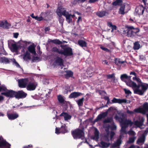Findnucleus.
Returning a JSON list of instances; mask_svg holds the SVG:
<instances>
[{"label":"nucleus","mask_w":148,"mask_h":148,"mask_svg":"<svg viewBox=\"0 0 148 148\" xmlns=\"http://www.w3.org/2000/svg\"><path fill=\"white\" fill-rule=\"evenodd\" d=\"M78 45L82 47H87V43L84 41L79 40L78 41Z\"/></svg>","instance_id":"obj_28"},{"label":"nucleus","mask_w":148,"mask_h":148,"mask_svg":"<svg viewBox=\"0 0 148 148\" xmlns=\"http://www.w3.org/2000/svg\"><path fill=\"white\" fill-rule=\"evenodd\" d=\"M57 99L59 102L60 103H63L65 101L64 97L60 95L57 96Z\"/></svg>","instance_id":"obj_33"},{"label":"nucleus","mask_w":148,"mask_h":148,"mask_svg":"<svg viewBox=\"0 0 148 148\" xmlns=\"http://www.w3.org/2000/svg\"><path fill=\"white\" fill-rule=\"evenodd\" d=\"M1 51V53L4 55H7L8 54L5 51L4 48Z\"/></svg>","instance_id":"obj_59"},{"label":"nucleus","mask_w":148,"mask_h":148,"mask_svg":"<svg viewBox=\"0 0 148 148\" xmlns=\"http://www.w3.org/2000/svg\"><path fill=\"white\" fill-rule=\"evenodd\" d=\"M115 134V133L113 131H111L110 133V140H112L113 137L114 136Z\"/></svg>","instance_id":"obj_54"},{"label":"nucleus","mask_w":148,"mask_h":148,"mask_svg":"<svg viewBox=\"0 0 148 148\" xmlns=\"http://www.w3.org/2000/svg\"><path fill=\"white\" fill-rule=\"evenodd\" d=\"M99 132L97 129L95 128V130L94 136L93 137V139L96 140H97L99 138Z\"/></svg>","instance_id":"obj_25"},{"label":"nucleus","mask_w":148,"mask_h":148,"mask_svg":"<svg viewBox=\"0 0 148 148\" xmlns=\"http://www.w3.org/2000/svg\"><path fill=\"white\" fill-rule=\"evenodd\" d=\"M36 20L38 21H41L43 20V18L42 16L38 17L37 16H36L35 18Z\"/></svg>","instance_id":"obj_50"},{"label":"nucleus","mask_w":148,"mask_h":148,"mask_svg":"<svg viewBox=\"0 0 148 148\" xmlns=\"http://www.w3.org/2000/svg\"><path fill=\"white\" fill-rule=\"evenodd\" d=\"M134 112L138 113L145 114L146 112H148V103H144L142 108H139L134 110Z\"/></svg>","instance_id":"obj_8"},{"label":"nucleus","mask_w":148,"mask_h":148,"mask_svg":"<svg viewBox=\"0 0 148 148\" xmlns=\"http://www.w3.org/2000/svg\"><path fill=\"white\" fill-rule=\"evenodd\" d=\"M105 140L106 141L108 142L110 140L108 134L107 135L105 136Z\"/></svg>","instance_id":"obj_61"},{"label":"nucleus","mask_w":148,"mask_h":148,"mask_svg":"<svg viewBox=\"0 0 148 148\" xmlns=\"http://www.w3.org/2000/svg\"><path fill=\"white\" fill-rule=\"evenodd\" d=\"M128 79L126 81L125 83L126 85L134 89V93L140 95H143L144 93L148 88V84H140L137 85L136 83L132 82L130 79L131 76H130Z\"/></svg>","instance_id":"obj_2"},{"label":"nucleus","mask_w":148,"mask_h":148,"mask_svg":"<svg viewBox=\"0 0 148 148\" xmlns=\"http://www.w3.org/2000/svg\"><path fill=\"white\" fill-rule=\"evenodd\" d=\"M145 57L144 56L141 55L139 56L140 59L141 60H143L145 59Z\"/></svg>","instance_id":"obj_62"},{"label":"nucleus","mask_w":148,"mask_h":148,"mask_svg":"<svg viewBox=\"0 0 148 148\" xmlns=\"http://www.w3.org/2000/svg\"><path fill=\"white\" fill-rule=\"evenodd\" d=\"M50 42L56 44H62V42L59 39L51 40Z\"/></svg>","instance_id":"obj_41"},{"label":"nucleus","mask_w":148,"mask_h":148,"mask_svg":"<svg viewBox=\"0 0 148 148\" xmlns=\"http://www.w3.org/2000/svg\"><path fill=\"white\" fill-rule=\"evenodd\" d=\"M123 3L122 0H116L112 3V5L113 6L120 5Z\"/></svg>","instance_id":"obj_35"},{"label":"nucleus","mask_w":148,"mask_h":148,"mask_svg":"<svg viewBox=\"0 0 148 148\" xmlns=\"http://www.w3.org/2000/svg\"><path fill=\"white\" fill-rule=\"evenodd\" d=\"M64 11H62L63 13V16H65L67 21L70 23L72 22V19L71 17V14H69L68 12H67L66 10V8H64Z\"/></svg>","instance_id":"obj_11"},{"label":"nucleus","mask_w":148,"mask_h":148,"mask_svg":"<svg viewBox=\"0 0 148 148\" xmlns=\"http://www.w3.org/2000/svg\"><path fill=\"white\" fill-rule=\"evenodd\" d=\"M144 121V119L143 118H142L139 121L136 120V121H135L134 123V124L136 126L140 127L143 125Z\"/></svg>","instance_id":"obj_23"},{"label":"nucleus","mask_w":148,"mask_h":148,"mask_svg":"<svg viewBox=\"0 0 148 148\" xmlns=\"http://www.w3.org/2000/svg\"><path fill=\"white\" fill-rule=\"evenodd\" d=\"M19 47L15 43L12 44L11 45L10 49L12 51L14 52H16L17 51Z\"/></svg>","instance_id":"obj_26"},{"label":"nucleus","mask_w":148,"mask_h":148,"mask_svg":"<svg viewBox=\"0 0 148 148\" xmlns=\"http://www.w3.org/2000/svg\"><path fill=\"white\" fill-rule=\"evenodd\" d=\"M84 100V97H83L81 99H80L76 101V102L77 103L78 106L79 107L83 106Z\"/></svg>","instance_id":"obj_37"},{"label":"nucleus","mask_w":148,"mask_h":148,"mask_svg":"<svg viewBox=\"0 0 148 148\" xmlns=\"http://www.w3.org/2000/svg\"><path fill=\"white\" fill-rule=\"evenodd\" d=\"M119 145L115 142L113 143L110 147V148H112L113 147H116L119 146Z\"/></svg>","instance_id":"obj_60"},{"label":"nucleus","mask_w":148,"mask_h":148,"mask_svg":"<svg viewBox=\"0 0 148 148\" xmlns=\"http://www.w3.org/2000/svg\"><path fill=\"white\" fill-rule=\"evenodd\" d=\"M107 25L108 26L111 28V29H114V30H116L117 29L116 26L115 25H113L112 23L111 22H108Z\"/></svg>","instance_id":"obj_39"},{"label":"nucleus","mask_w":148,"mask_h":148,"mask_svg":"<svg viewBox=\"0 0 148 148\" xmlns=\"http://www.w3.org/2000/svg\"><path fill=\"white\" fill-rule=\"evenodd\" d=\"M125 5H121L119 12V14H125Z\"/></svg>","instance_id":"obj_38"},{"label":"nucleus","mask_w":148,"mask_h":148,"mask_svg":"<svg viewBox=\"0 0 148 148\" xmlns=\"http://www.w3.org/2000/svg\"><path fill=\"white\" fill-rule=\"evenodd\" d=\"M135 133L134 132L133 130H130L128 132L129 134L131 135H134Z\"/></svg>","instance_id":"obj_58"},{"label":"nucleus","mask_w":148,"mask_h":148,"mask_svg":"<svg viewBox=\"0 0 148 148\" xmlns=\"http://www.w3.org/2000/svg\"><path fill=\"white\" fill-rule=\"evenodd\" d=\"M54 63L60 66H62L64 65L63 60L59 57H57L56 58Z\"/></svg>","instance_id":"obj_21"},{"label":"nucleus","mask_w":148,"mask_h":148,"mask_svg":"<svg viewBox=\"0 0 148 148\" xmlns=\"http://www.w3.org/2000/svg\"><path fill=\"white\" fill-rule=\"evenodd\" d=\"M11 145L10 144L6 142L5 140L1 139V140L0 141V147H2L6 146L8 148H10V147Z\"/></svg>","instance_id":"obj_19"},{"label":"nucleus","mask_w":148,"mask_h":148,"mask_svg":"<svg viewBox=\"0 0 148 148\" xmlns=\"http://www.w3.org/2000/svg\"><path fill=\"white\" fill-rule=\"evenodd\" d=\"M99 0H89L88 1V3H93Z\"/></svg>","instance_id":"obj_63"},{"label":"nucleus","mask_w":148,"mask_h":148,"mask_svg":"<svg viewBox=\"0 0 148 148\" xmlns=\"http://www.w3.org/2000/svg\"><path fill=\"white\" fill-rule=\"evenodd\" d=\"M86 0H77L76 2L78 3H83L86 1Z\"/></svg>","instance_id":"obj_64"},{"label":"nucleus","mask_w":148,"mask_h":148,"mask_svg":"<svg viewBox=\"0 0 148 148\" xmlns=\"http://www.w3.org/2000/svg\"><path fill=\"white\" fill-rule=\"evenodd\" d=\"M28 82L27 78L22 79L18 81V85L21 88H25L27 87Z\"/></svg>","instance_id":"obj_9"},{"label":"nucleus","mask_w":148,"mask_h":148,"mask_svg":"<svg viewBox=\"0 0 148 148\" xmlns=\"http://www.w3.org/2000/svg\"><path fill=\"white\" fill-rule=\"evenodd\" d=\"M100 48L102 49L103 50L105 51L108 52H110V50L108 49L107 48H106L105 47H103L102 45H101L100 47Z\"/></svg>","instance_id":"obj_47"},{"label":"nucleus","mask_w":148,"mask_h":148,"mask_svg":"<svg viewBox=\"0 0 148 148\" xmlns=\"http://www.w3.org/2000/svg\"><path fill=\"white\" fill-rule=\"evenodd\" d=\"M11 25V24L8 23L6 21L5 22L2 21L0 23V27L4 29H9Z\"/></svg>","instance_id":"obj_20"},{"label":"nucleus","mask_w":148,"mask_h":148,"mask_svg":"<svg viewBox=\"0 0 148 148\" xmlns=\"http://www.w3.org/2000/svg\"><path fill=\"white\" fill-rule=\"evenodd\" d=\"M140 47V45L138 41L135 42L134 43L133 49L134 50L138 49Z\"/></svg>","instance_id":"obj_40"},{"label":"nucleus","mask_w":148,"mask_h":148,"mask_svg":"<svg viewBox=\"0 0 148 148\" xmlns=\"http://www.w3.org/2000/svg\"><path fill=\"white\" fill-rule=\"evenodd\" d=\"M121 136H119V138H118L116 141V143L119 145V146L121 143H122V140H121Z\"/></svg>","instance_id":"obj_48"},{"label":"nucleus","mask_w":148,"mask_h":148,"mask_svg":"<svg viewBox=\"0 0 148 148\" xmlns=\"http://www.w3.org/2000/svg\"><path fill=\"white\" fill-rule=\"evenodd\" d=\"M126 27L127 29L126 32L127 36L128 37H134L140 31L139 28H134L132 26L127 25Z\"/></svg>","instance_id":"obj_4"},{"label":"nucleus","mask_w":148,"mask_h":148,"mask_svg":"<svg viewBox=\"0 0 148 148\" xmlns=\"http://www.w3.org/2000/svg\"><path fill=\"white\" fill-rule=\"evenodd\" d=\"M55 133L58 134L61 133L60 131V128H56Z\"/></svg>","instance_id":"obj_56"},{"label":"nucleus","mask_w":148,"mask_h":148,"mask_svg":"<svg viewBox=\"0 0 148 148\" xmlns=\"http://www.w3.org/2000/svg\"><path fill=\"white\" fill-rule=\"evenodd\" d=\"M108 12L106 11H103L98 12L97 15L100 17H102L106 15H108Z\"/></svg>","instance_id":"obj_24"},{"label":"nucleus","mask_w":148,"mask_h":148,"mask_svg":"<svg viewBox=\"0 0 148 148\" xmlns=\"http://www.w3.org/2000/svg\"><path fill=\"white\" fill-rule=\"evenodd\" d=\"M117 114L119 116L116 114L114 116V119L116 120L121 119L122 121H123V119L124 117V113L121 112H117Z\"/></svg>","instance_id":"obj_16"},{"label":"nucleus","mask_w":148,"mask_h":148,"mask_svg":"<svg viewBox=\"0 0 148 148\" xmlns=\"http://www.w3.org/2000/svg\"><path fill=\"white\" fill-rule=\"evenodd\" d=\"M113 103H118L120 104L122 103H126L127 102V100L125 99H117L115 97L113 98L112 100Z\"/></svg>","instance_id":"obj_17"},{"label":"nucleus","mask_w":148,"mask_h":148,"mask_svg":"<svg viewBox=\"0 0 148 148\" xmlns=\"http://www.w3.org/2000/svg\"><path fill=\"white\" fill-rule=\"evenodd\" d=\"M37 84L34 82H30L27 84L26 88L28 90L32 91L35 90Z\"/></svg>","instance_id":"obj_12"},{"label":"nucleus","mask_w":148,"mask_h":148,"mask_svg":"<svg viewBox=\"0 0 148 148\" xmlns=\"http://www.w3.org/2000/svg\"><path fill=\"white\" fill-rule=\"evenodd\" d=\"M67 127L65 124L62 125L60 127V131L61 133L64 134L67 132L68 131L67 130Z\"/></svg>","instance_id":"obj_30"},{"label":"nucleus","mask_w":148,"mask_h":148,"mask_svg":"<svg viewBox=\"0 0 148 148\" xmlns=\"http://www.w3.org/2000/svg\"><path fill=\"white\" fill-rule=\"evenodd\" d=\"M1 94L7 97L10 98L15 97L18 99H23L26 97L27 94L23 90H19L17 92L12 90H8L4 85H3Z\"/></svg>","instance_id":"obj_1"},{"label":"nucleus","mask_w":148,"mask_h":148,"mask_svg":"<svg viewBox=\"0 0 148 148\" xmlns=\"http://www.w3.org/2000/svg\"><path fill=\"white\" fill-rule=\"evenodd\" d=\"M123 121V122L122 124V125H123V126H125L126 128L128 126V125H127V122L126 120L125 121Z\"/></svg>","instance_id":"obj_57"},{"label":"nucleus","mask_w":148,"mask_h":148,"mask_svg":"<svg viewBox=\"0 0 148 148\" xmlns=\"http://www.w3.org/2000/svg\"><path fill=\"white\" fill-rule=\"evenodd\" d=\"M60 116H64V120L65 121H67L68 120L70 119L72 117L71 115L66 112H63L61 113L60 115Z\"/></svg>","instance_id":"obj_22"},{"label":"nucleus","mask_w":148,"mask_h":148,"mask_svg":"<svg viewBox=\"0 0 148 148\" xmlns=\"http://www.w3.org/2000/svg\"><path fill=\"white\" fill-rule=\"evenodd\" d=\"M125 94H130L132 93L131 92L130 90H127L126 89H123Z\"/></svg>","instance_id":"obj_53"},{"label":"nucleus","mask_w":148,"mask_h":148,"mask_svg":"<svg viewBox=\"0 0 148 148\" xmlns=\"http://www.w3.org/2000/svg\"><path fill=\"white\" fill-rule=\"evenodd\" d=\"M10 61L12 62L13 64H14L17 67H20V65L16 61V60L14 58H12L10 60L8 58L5 57H1L0 58V62L1 63H5L6 64H9Z\"/></svg>","instance_id":"obj_5"},{"label":"nucleus","mask_w":148,"mask_h":148,"mask_svg":"<svg viewBox=\"0 0 148 148\" xmlns=\"http://www.w3.org/2000/svg\"><path fill=\"white\" fill-rule=\"evenodd\" d=\"M81 95H83V94L81 92H72L70 94L69 96V98H75Z\"/></svg>","instance_id":"obj_18"},{"label":"nucleus","mask_w":148,"mask_h":148,"mask_svg":"<svg viewBox=\"0 0 148 148\" xmlns=\"http://www.w3.org/2000/svg\"><path fill=\"white\" fill-rule=\"evenodd\" d=\"M66 74H64V77L66 79H68L69 77H71L73 75V73L71 71H66Z\"/></svg>","instance_id":"obj_36"},{"label":"nucleus","mask_w":148,"mask_h":148,"mask_svg":"<svg viewBox=\"0 0 148 148\" xmlns=\"http://www.w3.org/2000/svg\"><path fill=\"white\" fill-rule=\"evenodd\" d=\"M51 51L53 52L58 53L59 54H61V53H60V52H61V50L59 51V49L57 47H53Z\"/></svg>","instance_id":"obj_43"},{"label":"nucleus","mask_w":148,"mask_h":148,"mask_svg":"<svg viewBox=\"0 0 148 148\" xmlns=\"http://www.w3.org/2000/svg\"><path fill=\"white\" fill-rule=\"evenodd\" d=\"M127 123L128 125H129L130 126H131L133 125V123L131 120H126Z\"/></svg>","instance_id":"obj_49"},{"label":"nucleus","mask_w":148,"mask_h":148,"mask_svg":"<svg viewBox=\"0 0 148 148\" xmlns=\"http://www.w3.org/2000/svg\"><path fill=\"white\" fill-rule=\"evenodd\" d=\"M103 123H112L113 124H114L113 118L112 117H108L105 119L103 121Z\"/></svg>","instance_id":"obj_27"},{"label":"nucleus","mask_w":148,"mask_h":148,"mask_svg":"<svg viewBox=\"0 0 148 148\" xmlns=\"http://www.w3.org/2000/svg\"><path fill=\"white\" fill-rule=\"evenodd\" d=\"M23 45L22 47H25L27 46V41H22L21 42V45Z\"/></svg>","instance_id":"obj_55"},{"label":"nucleus","mask_w":148,"mask_h":148,"mask_svg":"<svg viewBox=\"0 0 148 148\" xmlns=\"http://www.w3.org/2000/svg\"><path fill=\"white\" fill-rule=\"evenodd\" d=\"M107 78L108 79H110L113 78L114 81L115 80V77L114 76V74L113 73L111 74H109L106 75Z\"/></svg>","instance_id":"obj_44"},{"label":"nucleus","mask_w":148,"mask_h":148,"mask_svg":"<svg viewBox=\"0 0 148 148\" xmlns=\"http://www.w3.org/2000/svg\"><path fill=\"white\" fill-rule=\"evenodd\" d=\"M121 131L124 133H125L126 132V128L125 126H123V125H121Z\"/></svg>","instance_id":"obj_51"},{"label":"nucleus","mask_w":148,"mask_h":148,"mask_svg":"<svg viewBox=\"0 0 148 148\" xmlns=\"http://www.w3.org/2000/svg\"><path fill=\"white\" fill-rule=\"evenodd\" d=\"M136 137H135L129 138V140L127 141V143H133L135 140Z\"/></svg>","instance_id":"obj_45"},{"label":"nucleus","mask_w":148,"mask_h":148,"mask_svg":"<svg viewBox=\"0 0 148 148\" xmlns=\"http://www.w3.org/2000/svg\"><path fill=\"white\" fill-rule=\"evenodd\" d=\"M31 58L30 53L28 51H27L23 55V59L24 60H30Z\"/></svg>","instance_id":"obj_32"},{"label":"nucleus","mask_w":148,"mask_h":148,"mask_svg":"<svg viewBox=\"0 0 148 148\" xmlns=\"http://www.w3.org/2000/svg\"><path fill=\"white\" fill-rule=\"evenodd\" d=\"M148 131H145L141 137L138 138L136 141L137 144L140 145V144L141 143L142 145L144 143L145 140V136L147 134Z\"/></svg>","instance_id":"obj_10"},{"label":"nucleus","mask_w":148,"mask_h":148,"mask_svg":"<svg viewBox=\"0 0 148 148\" xmlns=\"http://www.w3.org/2000/svg\"><path fill=\"white\" fill-rule=\"evenodd\" d=\"M71 133L74 139H82L84 137V130L77 128L71 131Z\"/></svg>","instance_id":"obj_3"},{"label":"nucleus","mask_w":148,"mask_h":148,"mask_svg":"<svg viewBox=\"0 0 148 148\" xmlns=\"http://www.w3.org/2000/svg\"><path fill=\"white\" fill-rule=\"evenodd\" d=\"M145 8L142 5H140L136 7L135 11L139 15H142L145 11Z\"/></svg>","instance_id":"obj_13"},{"label":"nucleus","mask_w":148,"mask_h":148,"mask_svg":"<svg viewBox=\"0 0 148 148\" xmlns=\"http://www.w3.org/2000/svg\"><path fill=\"white\" fill-rule=\"evenodd\" d=\"M64 8L62 6H60L57 9L56 11V13L59 16V21L60 23L63 25L64 21V19L62 16L63 15Z\"/></svg>","instance_id":"obj_7"},{"label":"nucleus","mask_w":148,"mask_h":148,"mask_svg":"<svg viewBox=\"0 0 148 148\" xmlns=\"http://www.w3.org/2000/svg\"><path fill=\"white\" fill-rule=\"evenodd\" d=\"M100 144L101 145V147L103 148H108L110 145V143H107L103 141H101L100 142Z\"/></svg>","instance_id":"obj_31"},{"label":"nucleus","mask_w":148,"mask_h":148,"mask_svg":"<svg viewBox=\"0 0 148 148\" xmlns=\"http://www.w3.org/2000/svg\"><path fill=\"white\" fill-rule=\"evenodd\" d=\"M114 62L115 64L117 65H119V64H122L124 63L125 62L124 61H121L120 60V59L115 58L114 60Z\"/></svg>","instance_id":"obj_42"},{"label":"nucleus","mask_w":148,"mask_h":148,"mask_svg":"<svg viewBox=\"0 0 148 148\" xmlns=\"http://www.w3.org/2000/svg\"><path fill=\"white\" fill-rule=\"evenodd\" d=\"M36 60H40V58L37 56H33L32 60V62H34L36 61Z\"/></svg>","instance_id":"obj_46"},{"label":"nucleus","mask_w":148,"mask_h":148,"mask_svg":"<svg viewBox=\"0 0 148 148\" xmlns=\"http://www.w3.org/2000/svg\"><path fill=\"white\" fill-rule=\"evenodd\" d=\"M69 88L67 87L65 88L64 92V94H67L69 91L70 92L71 91L69 90Z\"/></svg>","instance_id":"obj_52"},{"label":"nucleus","mask_w":148,"mask_h":148,"mask_svg":"<svg viewBox=\"0 0 148 148\" xmlns=\"http://www.w3.org/2000/svg\"><path fill=\"white\" fill-rule=\"evenodd\" d=\"M28 51L32 53L35 54L36 52L35 50V47L34 45H31L28 47Z\"/></svg>","instance_id":"obj_29"},{"label":"nucleus","mask_w":148,"mask_h":148,"mask_svg":"<svg viewBox=\"0 0 148 148\" xmlns=\"http://www.w3.org/2000/svg\"><path fill=\"white\" fill-rule=\"evenodd\" d=\"M7 116L9 120H14L19 117V114L15 112L12 113H7Z\"/></svg>","instance_id":"obj_14"},{"label":"nucleus","mask_w":148,"mask_h":148,"mask_svg":"<svg viewBox=\"0 0 148 148\" xmlns=\"http://www.w3.org/2000/svg\"><path fill=\"white\" fill-rule=\"evenodd\" d=\"M63 50L61 49V52H60L61 54L65 56H72L73 53L72 48L69 47H67L65 48H63V45H61Z\"/></svg>","instance_id":"obj_6"},{"label":"nucleus","mask_w":148,"mask_h":148,"mask_svg":"<svg viewBox=\"0 0 148 148\" xmlns=\"http://www.w3.org/2000/svg\"><path fill=\"white\" fill-rule=\"evenodd\" d=\"M108 112H106L100 114L98 115L96 118L94 120V122H97L103 118H105L107 115Z\"/></svg>","instance_id":"obj_15"},{"label":"nucleus","mask_w":148,"mask_h":148,"mask_svg":"<svg viewBox=\"0 0 148 148\" xmlns=\"http://www.w3.org/2000/svg\"><path fill=\"white\" fill-rule=\"evenodd\" d=\"M129 78H130L129 77H128L126 74H123L121 75L120 77L121 80L125 82Z\"/></svg>","instance_id":"obj_34"}]
</instances>
